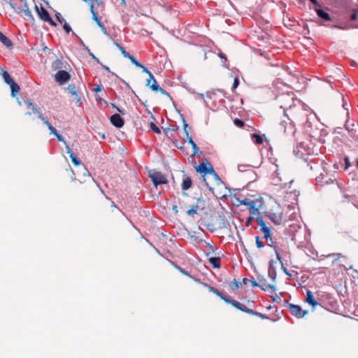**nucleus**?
<instances>
[{
	"label": "nucleus",
	"instance_id": "f257e3e1",
	"mask_svg": "<svg viewBox=\"0 0 358 358\" xmlns=\"http://www.w3.org/2000/svg\"><path fill=\"white\" fill-rule=\"evenodd\" d=\"M230 201L233 206L240 208L241 211L248 210L245 217H240L245 224H250L255 219L257 224H265L264 218L269 219L274 224L282 222V211L280 206L274 203L268 208L260 194L230 195Z\"/></svg>",
	"mask_w": 358,
	"mask_h": 358
},
{
	"label": "nucleus",
	"instance_id": "f03ea898",
	"mask_svg": "<svg viewBox=\"0 0 358 358\" xmlns=\"http://www.w3.org/2000/svg\"><path fill=\"white\" fill-rule=\"evenodd\" d=\"M88 3L92 20L101 29L104 35H108L106 28L101 22V17L105 15V3L103 0H83Z\"/></svg>",
	"mask_w": 358,
	"mask_h": 358
},
{
	"label": "nucleus",
	"instance_id": "7ed1b4c3",
	"mask_svg": "<svg viewBox=\"0 0 358 358\" xmlns=\"http://www.w3.org/2000/svg\"><path fill=\"white\" fill-rule=\"evenodd\" d=\"M24 103H26L27 108H30L33 113L38 114V118L41 119L43 124L47 126L50 131V134H52L56 136L58 141H64V137L59 134L57 131L52 127V125L48 121V120L43 116L39 108H38L29 99L24 101Z\"/></svg>",
	"mask_w": 358,
	"mask_h": 358
},
{
	"label": "nucleus",
	"instance_id": "20e7f679",
	"mask_svg": "<svg viewBox=\"0 0 358 358\" xmlns=\"http://www.w3.org/2000/svg\"><path fill=\"white\" fill-rule=\"evenodd\" d=\"M185 213L187 218L189 221L199 222L202 219V210L199 208V206L197 204L187 208Z\"/></svg>",
	"mask_w": 358,
	"mask_h": 358
},
{
	"label": "nucleus",
	"instance_id": "39448f33",
	"mask_svg": "<svg viewBox=\"0 0 358 358\" xmlns=\"http://www.w3.org/2000/svg\"><path fill=\"white\" fill-rule=\"evenodd\" d=\"M23 5L22 6H16L15 4H11V6L17 13L22 14V17L27 20H34V16L30 10L27 1H22Z\"/></svg>",
	"mask_w": 358,
	"mask_h": 358
},
{
	"label": "nucleus",
	"instance_id": "423d86ee",
	"mask_svg": "<svg viewBox=\"0 0 358 358\" xmlns=\"http://www.w3.org/2000/svg\"><path fill=\"white\" fill-rule=\"evenodd\" d=\"M196 170L197 172L203 173L204 175L209 173L212 175L217 182L220 181L218 176L215 172L212 165L209 162H203L200 164L196 167Z\"/></svg>",
	"mask_w": 358,
	"mask_h": 358
},
{
	"label": "nucleus",
	"instance_id": "0eeeda50",
	"mask_svg": "<svg viewBox=\"0 0 358 358\" xmlns=\"http://www.w3.org/2000/svg\"><path fill=\"white\" fill-rule=\"evenodd\" d=\"M35 8H36V10L37 11V13H38L39 17L42 20H43L44 22H48L52 27H56L57 26V23L51 18V17L50 16L49 13L48 12V10L45 8L41 6L39 8L36 5L35 6Z\"/></svg>",
	"mask_w": 358,
	"mask_h": 358
},
{
	"label": "nucleus",
	"instance_id": "6e6552de",
	"mask_svg": "<svg viewBox=\"0 0 358 358\" xmlns=\"http://www.w3.org/2000/svg\"><path fill=\"white\" fill-rule=\"evenodd\" d=\"M70 78V74L64 70H59L55 74V79L59 85L64 84L69 81Z\"/></svg>",
	"mask_w": 358,
	"mask_h": 358
},
{
	"label": "nucleus",
	"instance_id": "1a4fd4ad",
	"mask_svg": "<svg viewBox=\"0 0 358 358\" xmlns=\"http://www.w3.org/2000/svg\"><path fill=\"white\" fill-rule=\"evenodd\" d=\"M150 177L155 186L167 182L166 177L161 172H154L150 174Z\"/></svg>",
	"mask_w": 358,
	"mask_h": 358
},
{
	"label": "nucleus",
	"instance_id": "9d476101",
	"mask_svg": "<svg viewBox=\"0 0 358 358\" xmlns=\"http://www.w3.org/2000/svg\"><path fill=\"white\" fill-rule=\"evenodd\" d=\"M317 6H320V3L317 1V0H315V11L317 13V16L325 22L330 21V15L323 9L320 8H317Z\"/></svg>",
	"mask_w": 358,
	"mask_h": 358
},
{
	"label": "nucleus",
	"instance_id": "9b49d317",
	"mask_svg": "<svg viewBox=\"0 0 358 358\" xmlns=\"http://www.w3.org/2000/svg\"><path fill=\"white\" fill-rule=\"evenodd\" d=\"M335 180L336 179H332L327 176H324L323 173H321L320 176L315 178V184L320 186H323L324 184L333 183Z\"/></svg>",
	"mask_w": 358,
	"mask_h": 358
},
{
	"label": "nucleus",
	"instance_id": "f8f14e48",
	"mask_svg": "<svg viewBox=\"0 0 358 358\" xmlns=\"http://www.w3.org/2000/svg\"><path fill=\"white\" fill-rule=\"evenodd\" d=\"M111 124L117 128H121L124 124V120L119 114H114L110 118Z\"/></svg>",
	"mask_w": 358,
	"mask_h": 358
},
{
	"label": "nucleus",
	"instance_id": "ddd939ff",
	"mask_svg": "<svg viewBox=\"0 0 358 358\" xmlns=\"http://www.w3.org/2000/svg\"><path fill=\"white\" fill-rule=\"evenodd\" d=\"M128 59L131 61V62L134 64L136 66L142 69L143 72L147 73L151 78H152V74L150 71L148 70L146 67H145L143 64H141L139 62H138L134 57L130 55Z\"/></svg>",
	"mask_w": 358,
	"mask_h": 358
},
{
	"label": "nucleus",
	"instance_id": "4468645a",
	"mask_svg": "<svg viewBox=\"0 0 358 358\" xmlns=\"http://www.w3.org/2000/svg\"><path fill=\"white\" fill-rule=\"evenodd\" d=\"M65 144V147H66V152L69 155V157L71 158V160L72 162V163L75 165V166H79L81 162L75 156V155L72 152L71 148H69V146L66 144V141H63Z\"/></svg>",
	"mask_w": 358,
	"mask_h": 358
},
{
	"label": "nucleus",
	"instance_id": "2eb2a0df",
	"mask_svg": "<svg viewBox=\"0 0 358 358\" xmlns=\"http://www.w3.org/2000/svg\"><path fill=\"white\" fill-rule=\"evenodd\" d=\"M146 85L148 86L152 91L157 92L159 90V86L158 85L157 80L155 79L152 76V78L149 76V79L147 80Z\"/></svg>",
	"mask_w": 358,
	"mask_h": 358
},
{
	"label": "nucleus",
	"instance_id": "dca6fc26",
	"mask_svg": "<svg viewBox=\"0 0 358 358\" xmlns=\"http://www.w3.org/2000/svg\"><path fill=\"white\" fill-rule=\"evenodd\" d=\"M0 41L3 43V45L8 48H11L13 45L12 41L1 31H0Z\"/></svg>",
	"mask_w": 358,
	"mask_h": 358
},
{
	"label": "nucleus",
	"instance_id": "f3484780",
	"mask_svg": "<svg viewBox=\"0 0 358 358\" xmlns=\"http://www.w3.org/2000/svg\"><path fill=\"white\" fill-rule=\"evenodd\" d=\"M192 179L190 178V177H185L182 180V189L183 190H187L189 189L191 187H192Z\"/></svg>",
	"mask_w": 358,
	"mask_h": 358
},
{
	"label": "nucleus",
	"instance_id": "a211bd4d",
	"mask_svg": "<svg viewBox=\"0 0 358 358\" xmlns=\"http://www.w3.org/2000/svg\"><path fill=\"white\" fill-rule=\"evenodd\" d=\"M303 34L304 38L307 39H312V36L310 34V27L307 22H304L303 24Z\"/></svg>",
	"mask_w": 358,
	"mask_h": 358
},
{
	"label": "nucleus",
	"instance_id": "6ab92c4d",
	"mask_svg": "<svg viewBox=\"0 0 358 358\" xmlns=\"http://www.w3.org/2000/svg\"><path fill=\"white\" fill-rule=\"evenodd\" d=\"M184 141H187L188 143L191 145L192 148V156H196L199 153V148L197 147L196 144L194 143V141L192 140V137L185 139L184 138Z\"/></svg>",
	"mask_w": 358,
	"mask_h": 358
},
{
	"label": "nucleus",
	"instance_id": "aec40b11",
	"mask_svg": "<svg viewBox=\"0 0 358 358\" xmlns=\"http://www.w3.org/2000/svg\"><path fill=\"white\" fill-rule=\"evenodd\" d=\"M9 85L11 90V95L15 96L16 94H17L20 91V86L15 81L10 83Z\"/></svg>",
	"mask_w": 358,
	"mask_h": 358
},
{
	"label": "nucleus",
	"instance_id": "412c9836",
	"mask_svg": "<svg viewBox=\"0 0 358 358\" xmlns=\"http://www.w3.org/2000/svg\"><path fill=\"white\" fill-rule=\"evenodd\" d=\"M350 20L352 21L357 22L353 25V27L358 29V9L354 10L353 13L350 15Z\"/></svg>",
	"mask_w": 358,
	"mask_h": 358
},
{
	"label": "nucleus",
	"instance_id": "4be33fe9",
	"mask_svg": "<svg viewBox=\"0 0 358 358\" xmlns=\"http://www.w3.org/2000/svg\"><path fill=\"white\" fill-rule=\"evenodd\" d=\"M328 134V131H327L326 129H321L320 130V136L318 138V141L321 143H325V140H324V137Z\"/></svg>",
	"mask_w": 358,
	"mask_h": 358
},
{
	"label": "nucleus",
	"instance_id": "5701e85b",
	"mask_svg": "<svg viewBox=\"0 0 358 358\" xmlns=\"http://www.w3.org/2000/svg\"><path fill=\"white\" fill-rule=\"evenodd\" d=\"M2 76L4 80V82L8 85H10L13 82H14L13 79L10 77V76L7 71H3L2 73Z\"/></svg>",
	"mask_w": 358,
	"mask_h": 358
},
{
	"label": "nucleus",
	"instance_id": "b1692460",
	"mask_svg": "<svg viewBox=\"0 0 358 358\" xmlns=\"http://www.w3.org/2000/svg\"><path fill=\"white\" fill-rule=\"evenodd\" d=\"M252 138L255 141L256 144H262L263 143V138L262 136L257 134H252Z\"/></svg>",
	"mask_w": 358,
	"mask_h": 358
},
{
	"label": "nucleus",
	"instance_id": "393cba45",
	"mask_svg": "<svg viewBox=\"0 0 358 358\" xmlns=\"http://www.w3.org/2000/svg\"><path fill=\"white\" fill-rule=\"evenodd\" d=\"M67 90H69V93L71 94L73 96H75L76 97L78 96L77 89L74 85H69L67 87Z\"/></svg>",
	"mask_w": 358,
	"mask_h": 358
},
{
	"label": "nucleus",
	"instance_id": "a878e982",
	"mask_svg": "<svg viewBox=\"0 0 358 358\" xmlns=\"http://www.w3.org/2000/svg\"><path fill=\"white\" fill-rule=\"evenodd\" d=\"M343 161H344V163H345L344 166H343V170L346 171L347 169H348L351 166V162L350 161L349 157H348V156H345L344 157Z\"/></svg>",
	"mask_w": 358,
	"mask_h": 358
},
{
	"label": "nucleus",
	"instance_id": "bb28decb",
	"mask_svg": "<svg viewBox=\"0 0 358 358\" xmlns=\"http://www.w3.org/2000/svg\"><path fill=\"white\" fill-rule=\"evenodd\" d=\"M149 126H150V129L152 131H153L155 133H156V134L161 133L160 129L158 127H157V125L154 122H150Z\"/></svg>",
	"mask_w": 358,
	"mask_h": 358
},
{
	"label": "nucleus",
	"instance_id": "cd10ccee",
	"mask_svg": "<svg viewBox=\"0 0 358 358\" xmlns=\"http://www.w3.org/2000/svg\"><path fill=\"white\" fill-rule=\"evenodd\" d=\"M188 129H189L188 124H187L185 120H183V129H184V131L185 134V139H187L191 137L189 134Z\"/></svg>",
	"mask_w": 358,
	"mask_h": 358
},
{
	"label": "nucleus",
	"instance_id": "c85d7f7f",
	"mask_svg": "<svg viewBox=\"0 0 358 358\" xmlns=\"http://www.w3.org/2000/svg\"><path fill=\"white\" fill-rule=\"evenodd\" d=\"M234 123L236 126H237L238 127H240V128H242L245 125L244 122L238 118L234 119Z\"/></svg>",
	"mask_w": 358,
	"mask_h": 358
},
{
	"label": "nucleus",
	"instance_id": "c756f323",
	"mask_svg": "<svg viewBox=\"0 0 358 358\" xmlns=\"http://www.w3.org/2000/svg\"><path fill=\"white\" fill-rule=\"evenodd\" d=\"M239 85V80L238 78H236L234 80V83H233V85H232V87H231V90L232 91H234L236 87L238 86Z\"/></svg>",
	"mask_w": 358,
	"mask_h": 358
},
{
	"label": "nucleus",
	"instance_id": "7c9ffc66",
	"mask_svg": "<svg viewBox=\"0 0 358 358\" xmlns=\"http://www.w3.org/2000/svg\"><path fill=\"white\" fill-rule=\"evenodd\" d=\"M173 131H175L174 129L166 128L164 129L165 135L168 137H169V134H171Z\"/></svg>",
	"mask_w": 358,
	"mask_h": 358
},
{
	"label": "nucleus",
	"instance_id": "2f4dec72",
	"mask_svg": "<svg viewBox=\"0 0 358 358\" xmlns=\"http://www.w3.org/2000/svg\"><path fill=\"white\" fill-rule=\"evenodd\" d=\"M120 51L121 52L122 55L126 58H128L130 56V54H129L123 47H122L120 49Z\"/></svg>",
	"mask_w": 358,
	"mask_h": 358
},
{
	"label": "nucleus",
	"instance_id": "473e14b6",
	"mask_svg": "<svg viewBox=\"0 0 358 358\" xmlns=\"http://www.w3.org/2000/svg\"><path fill=\"white\" fill-rule=\"evenodd\" d=\"M63 28L65 30V31L68 34L72 31L71 27L66 22L64 24Z\"/></svg>",
	"mask_w": 358,
	"mask_h": 358
},
{
	"label": "nucleus",
	"instance_id": "72a5a7b5",
	"mask_svg": "<svg viewBox=\"0 0 358 358\" xmlns=\"http://www.w3.org/2000/svg\"><path fill=\"white\" fill-rule=\"evenodd\" d=\"M61 64L60 61L59 60H57L56 62H55L53 64H52V68L56 69L57 68H59V64Z\"/></svg>",
	"mask_w": 358,
	"mask_h": 358
},
{
	"label": "nucleus",
	"instance_id": "f704fd0d",
	"mask_svg": "<svg viewBox=\"0 0 358 358\" xmlns=\"http://www.w3.org/2000/svg\"><path fill=\"white\" fill-rule=\"evenodd\" d=\"M55 16H56L57 20L60 23H62V22L64 21V19H62V18L61 17V14L58 13H57V14L55 15Z\"/></svg>",
	"mask_w": 358,
	"mask_h": 358
},
{
	"label": "nucleus",
	"instance_id": "c9c22d12",
	"mask_svg": "<svg viewBox=\"0 0 358 358\" xmlns=\"http://www.w3.org/2000/svg\"><path fill=\"white\" fill-rule=\"evenodd\" d=\"M159 92H160L162 94L166 95L167 96H169V94L162 88L159 87V90H158Z\"/></svg>",
	"mask_w": 358,
	"mask_h": 358
},
{
	"label": "nucleus",
	"instance_id": "e433bc0d",
	"mask_svg": "<svg viewBox=\"0 0 358 358\" xmlns=\"http://www.w3.org/2000/svg\"><path fill=\"white\" fill-rule=\"evenodd\" d=\"M159 92H160L162 94L166 95L167 96H169V94L162 88L159 87V90H158Z\"/></svg>",
	"mask_w": 358,
	"mask_h": 358
},
{
	"label": "nucleus",
	"instance_id": "4c0bfd02",
	"mask_svg": "<svg viewBox=\"0 0 358 358\" xmlns=\"http://www.w3.org/2000/svg\"><path fill=\"white\" fill-rule=\"evenodd\" d=\"M343 199H344L343 201H348V202H349V201H350V195L346 194H344L343 195Z\"/></svg>",
	"mask_w": 358,
	"mask_h": 358
},
{
	"label": "nucleus",
	"instance_id": "58836bf2",
	"mask_svg": "<svg viewBox=\"0 0 358 358\" xmlns=\"http://www.w3.org/2000/svg\"><path fill=\"white\" fill-rule=\"evenodd\" d=\"M102 90V87L101 85H97L94 89V91L95 92H100Z\"/></svg>",
	"mask_w": 358,
	"mask_h": 358
},
{
	"label": "nucleus",
	"instance_id": "ea45409f",
	"mask_svg": "<svg viewBox=\"0 0 358 358\" xmlns=\"http://www.w3.org/2000/svg\"><path fill=\"white\" fill-rule=\"evenodd\" d=\"M96 100L97 101H99V102L103 101V102H104V103L107 104V102H106V101L103 100V99H102L101 97H99V96H96Z\"/></svg>",
	"mask_w": 358,
	"mask_h": 358
},
{
	"label": "nucleus",
	"instance_id": "a19ab883",
	"mask_svg": "<svg viewBox=\"0 0 358 358\" xmlns=\"http://www.w3.org/2000/svg\"><path fill=\"white\" fill-rule=\"evenodd\" d=\"M113 43L119 50L122 48V46L117 42H114Z\"/></svg>",
	"mask_w": 358,
	"mask_h": 358
},
{
	"label": "nucleus",
	"instance_id": "79ce46f5",
	"mask_svg": "<svg viewBox=\"0 0 358 358\" xmlns=\"http://www.w3.org/2000/svg\"><path fill=\"white\" fill-rule=\"evenodd\" d=\"M111 106L113 108H115L120 113H123L122 111H121L118 108H117L114 103H111Z\"/></svg>",
	"mask_w": 358,
	"mask_h": 358
},
{
	"label": "nucleus",
	"instance_id": "37998d69",
	"mask_svg": "<svg viewBox=\"0 0 358 358\" xmlns=\"http://www.w3.org/2000/svg\"><path fill=\"white\" fill-rule=\"evenodd\" d=\"M343 107L345 109V110H348V108H345V106L347 105V103L345 101L344 99L343 98Z\"/></svg>",
	"mask_w": 358,
	"mask_h": 358
},
{
	"label": "nucleus",
	"instance_id": "c03bdc74",
	"mask_svg": "<svg viewBox=\"0 0 358 358\" xmlns=\"http://www.w3.org/2000/svg\"><path fill=\"white\" fill-rule=\"evenodd\" d=\"M345 127L348 131H350V129L349 128V126L347 125V124H345Z\"/></svg>",
	"mask_w": 358,
	"mask_h": 358
},
{
	"label": "nucleus",
	"instance_id": "a18cd8bd",
	"mask_svg": "<svg viewBox=\"0 0 358 358\" xmlns=\"http://www.w3.org/2000/svg\"><path fill=\"white\" fill-rule=\"evenodd\" d=\"M220 57H222V58H224L226 59V57H225V56L224 55L223 53H220Z\"/></svg>",
	"mask_w": 358,
	"mask_h": 358
},
{
	"label": "nucleus",
	"instance_id": "49530a36",
	"mask_svg": "<svg viewBox=\"0 0 358 358\" xmlns=\"http://www.w3.org/2000/svg\"><path fill=\"white\" fill-rule=\"evenodd\" d=\"M103 68H104L107 71L110 72V69H109V67H108V66H103Z\"/></svg>",
	"mask_w": 358,
	"mask_h": 358
},
{
	"label": "nucleus",
	"instance_id": "de8ad7c7",
	"mask_svg": "<svg viewBox=\"0 0 358 358\" xmlns=\"http://www.w3.org/2000/svg\"><path fill=\"white\" fill-rule=\"evenodd\" d=\"M206 186L210 189H212L213 188L211 187H210V185H208V182H206Z\"/></svg>",
	"mask_w": 358,
	"mask_h": 358
},
{
	"label": "nucleus",
	"instance_id": "09e8293b",
	"mask_svg": "<svg viewBox=\"0 0 358 358\" xmlns=\"http://www.w3.org/2000/svg\"><path fill=\"white\" fill-rule=\"evenodd\" d=\"M314 116H315V117L317 120H320L319 117H317V114H316L315 113V114H314Z\"/></svg>",
	"mask_w": 358,
	"mask_h": 358
},
{
	"label": "nucleus",
	"instance_id": "8fccbe9b",
	"mask_svg": "<svg viewBox=\"0 0 358 358\" xmlns=\"http://www.w3.org/2000/svg\"><path fill=\"white\" fill-rule=\"evenodd\" d=\"M355 162H356V166L358 168V158L356 159Z\"/></svg>",
	"mask_w": 358,
	"mask_h": 358
},
{
	"label": "nucleus",
	"instance_id": "3c124183",
	"mask_svg": "<svg viewBox=\"0 0 358 358\" xmlns=\"http://www.w3.org/2000/svg\"><path fill=\"white\" fill-rule=\"evenodd\" d=\"M355 62L354 61H352V62H351V65H352V66H355Z\"/></svg>",
	"mask_w": 358,
	"mask_h": 358
},
{
	"label": "nucleus",
	"instance_id": "603ef678",
	"mask_svg": "<svg viewBox=\"0 0 358 358\" xmlns=\"http://www.w3.org/2000/svg\"><path fill=\"white\" fill-rule=\"evenodd\" d=\"M31 114V112H27V113H26V115H30Z\"/></svg>",
	"mask_w": 358,
	"mask_h": 358
},
{
	"label": "nucleus",
	"instance_id": "864d4df0",
	"mask_svg": "<svg viewBox=\"0 0 358 358\" xmlns=\"http://www.w3.org/2000/svg\"><path fill=\"white\" fill-rule=\"evenodd\" d=\"M314 304H315V307L317 305V303L315 300Z\"/></svg>",
	"mask_w": 358,
	"mask_h": 358
},
{
	"label": "nucleus",
	"instance_id": "5fc2aeb1",
	"mask_svg": "<svg viewBox=\"0 0 358 358\" xmlns=\"http://www.w3.org/2000/svg\"><path fill=\"white\" fill-rule=\"evenodd\" d=\"M350 175L357 176L356 173H350Z\"/></svg>",
	"mask_w": 358,
	"mask_h": 358
},
{
	"label": "nucleus",
	"instance_id": "6e6d98bb",
	"mask_svg": "<svg viewBox=\"0 0 358 358\" xmlns=\"http://www.w3.org/2000/svg\"><path fill=\"white\" fill-rule=\"evenodd\" d=\"M315 78H317V80H320V78L317 76H315Z\"/></svg>",
	"mask_w": 358,
	"mask_h": 358
},
{
	"label": "nucleus",
	"instance_id": "4d7b16f0",
	"mask_svg": "<svg viewBox=\"0 0 358 358\" xmlns=\"http://www.w3.org/2000/svg\"><path fill=\"white\" fill-rule=\"evenodd\" d=\"M101 138H105V135H104V134H103V135L101 136Z\"/></svg>",
	"mask_w": 358,
	"mask_h": 358
},
{
	"label": "nucleus",
	"instance_id": "13d9d810",
	"mask_svg": "<svg viewBox=\"0 0 358 358\" xmlns=\"http://www.w3.org/2000/svg\"><path fill=\"white\" fill-rule=\"evenodd\" d=\"M310 3H313V0H309Z\"/></svg>",
	"mask_w": 358,
	"mask_h": 358
},
{
	"label": "nucleus",
	"instance_id": "bf43d9fd",
	"mask_svg": "<svg viewBox=\"0 0 358 358\" xmlns=\"http://www.w3.org/2000/svg\"><path fill=\"white\" fill-rule=\"evenodd\" d=\"M357 180H358V178H357Z\"/></svg>",
	"mask_w": 358,
	"mask_h": 358
}]
</instances>
